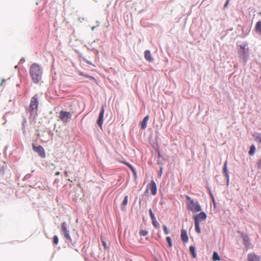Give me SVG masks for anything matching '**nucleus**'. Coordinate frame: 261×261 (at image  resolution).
Here are the masks:
<instances>
[{
    "mask_svg": "<svg viewBox=\"0 0 261 261\" xmlns=\"http://www.w3.org/2000/svg\"><path fill=\"white\" fill-rule=\"evenodd\" d=\"M29 73L33 82L38 83L42 79V67L37 63H33L30 67Z\"/></svg>",
    "mask_w": 261,
    "mask_h": 261,
    "instance_id": "f257e3e1",
    "label": "nucleus"
},
{
    "mask_svg": "<svg viewBox=\"0 0 261 261\" xmlns=\"http://www.w3.org/2000/svg\"><path fill=\"white\" fill-rule=\"evenodd\" d=\"M185 197L187 200L186 205L188 210H190L193 213L201 211V207L198 201H195L193 199L188 195H186Z\"/></svg>",
    "mask_w": 261,
    "mask_h": 261,
    "instance_id": "f03ea898",
    "label": "nucleus"
},
{
    "mask_svg": "<svg viewBox=\"0 0 261 261\" xmlns=\"http://www.w3.org/2000/svg\"><path fill=\"white\" fill-rule=\"evenodd\" d=\"M38 105V96L37 94H35L32 97L29 106V110L31 115L36 114L37 113Z\"/></svg>",
    "mask_w": 261,
    "mask_h": 261,
    "instance_id": "7ed1b4c3",
    "label": "nucleus"
},
{
    "mask_svg": "<svg viewBox=\"0 0 261 261\" xmlns=\"http://www.w3.org/2000/svg\"><path fill=\"white\" fill-rule=\"evenodd\" d=\"M72 116L70 112L61 111L59 112V118L60 120L63 123H67L69 122Z\"/></svg>",
    "mask_w": 261,
    "mask_h": 261,
    "instance_id": "20e7f679",
    "label": "nucleus"
},
{
    "mask_svg": "<svg viewBox=\"0 0 261 261\" xmlns=\"http://www.w3.org/2000/svg\"><path fill=\"white\" fill-rule=\"evenodd\" d=\"M61 231L63 232L66 239L70 242H72V239L69 235V231L67 228V224L64 222L61 224Z\"/></svg>",
    "mask_w": 261,
    "mask_h": 261,
    "instance_id": "39448f33",
    "label": "nucleus"
},
{
    "mask_svg": "<svg viewBox=\"0 0 261 261\" xmlns=\"http://www.w3.org/2000/svg\"><path fill=\"white\" fill-rule=\"evenodd\" d=\"M32 148L34 151L37 152L39 156L42 158H45V153L43 147L42 146H35L34 144H32Z\"/></svg>",
    "mask_w": 261,
    "mask_h": 261,
    "instance_id": "423d86ee",
    "label": "nucleus"
},
{
    "mask_svg": "<svg viewBox=\"0 0 261 261\" xmlns=\"http://www.w3.org/2000/svg\"><path fill=\"white\" fill-rule=\"evenodd\" d=\"M207 217L205 213L202 212L194 216V222L200 223L202 220H204Z\"/></svg>",
    "mask_w": 261,
    "mask_h": 261,
    "instance_id": "0eeeda50",
    "label": "nucleus"
},
{
    "mask_svg": "<svg viewBox=\"0 0 261 261\" xmlns=\"http://www.w3.org/2000/svg\"><path fill=\"white\" fill-rule=\"evenodd\" d=\"M150 189L151 193L153 195H155L157 193V187L154 180H151L147 186V190Z\"/></svg>",
    "mask_w": 261,
    "mask_h": 261,
    "instance_id": "6e6552de",
    "label": "nucleus"
},
{
    "mask_svg": "<svg viewBox=\"0 0 261 261\" xmlns=\"http://www.w3.org/2000/svg\"><path fill=\"white\" fill-rule=\"evenodd\" d=\"M248 51V49L246 47V45H241L238 50L239 57L241 58L243 57H246Z\"/></svg>",
    "mask_w": 261,
    "mask_h": 261,
    "instance_id": "1a4fd4ad",
    "label": "nucleus"
},
{
    "mask_svg": "<svg viewBox=\"0 0 261 261\" xmlns=\"http://www.w3.org/2000/svg\"><path fill=\"white\" fill-rule=\"evenodd\" d=\"M104 113H105V109H104V107H102L100 110V113H99V115L98 116V119L97 121V124L101 128H102V124H103Z\"/></svg>",
    "mask_w": 261,
    "mask_h": 261,
    "instance_id": "9d476101",
    "label": "nucleus"
},
{
    "mask_svg": "<svg viewBox=\"0 0 261 261\" xmlns=\"http://www.w3.org/2000/svg\"><path fill=\"white\" fill-rule=\"evenodd\" d=\"M247 259L248 261H260V257L253 253L248 254Z\"/></svg>",
    "mask_w": 261,
    "mask_h": 261,
    "instance_id": "9b49d317",
    "label": "nucleus"
},
{
    "mask_svg": "<svg viewBox=\"0 0 261 261\" xmlns=\"http://www.w3.org/2000/svg\"><path fill=\"white\" fill-rule=\"evenodd\" d=\"M181 238L184 242H187L188 241V237L187 231L185 229H182L181 230Z\"/></svg>",
    "mask_w": 261,
    "mask_h": 261,
    "instance_id": "f8f14e48",
    "label": "nucleus"
},
{
    "mask_svg": "<svg viewBox=\"0 0 261 261\" xmlns=\"http://www.w3.org/2000/svg\"><path fill=\"white\" fill-rule=\"evenodd\" d=\"M149 119V116L148 115L146 116L143 120L141 122V128L144 129L147 127V122Z\"/></svg>",
    "mask_w": 261,
    "mask_h": 261,
    "instance_id": "ddd939ff",
    "label": "nucleus"
},
{
    "mask_svg": "<svg viewBox=\"0 0 261 261\" xmlns=\"http://www.w3.org/2000/svg\"><path fill=\"white\" fill-rule=\"evenodd\" d=\"M145 58L146 60L151 62L153 61V59L151 57V53L149 50H147L144 53Z\"/></svg>",
    "mask_w": 261,
    "mask_h": 261,
    "instance_id": "4468645a",
    "label": "nucleus"
},
{
    "mask_svg": "<svg viewBox=\"0 0 261 261\" xmlns=\"http://www.w3.org/2000/svg\"><path fill=\"white\" fill-rule=\"evenodd\" d=\"M128 202V196L126 195L124 199L121 204V209L123 211H125L126 210V205H127Z\"/></svg>",
    "mask_w": 261,
    "mask_h": 261,
    "instance_id": "2eb2a0df",
    "label": "nucleus"
},
{
    "mask_svg": "<svg viewBox=\"0 0 261 261\" xmlns=\"http://www.w3.org/2000/svg\"><path fill=\"white\" fill-rule=\"evenodd\" d=\"M255 30L259 35H261V21L256 22Z\"/></svg>",
    "mask_w": 261,
    "mask_h": 261,
    "instance_id": "dca6fc26",
    "label": "nucleus"
},
{
    "mask_svg": "<svg viewBox=\"0 0 261 261\" xmlns=\"http://www.w3.org/2000/svg\"><path fill=\"white\" fill-rule=\"evenodd\" d=\"M227 162L226 161H225L224 165V167H223V173H224L225 176L226 177V178L227 179V180H228L229 179V175H228V171H227Z\"/></svg>",
    "mask_w": 261,
    "mask_h": 261,
    "instance_id": "f3484780",
    "label": "nucleus"
},
{
    "mask_svg": "<svg viewBox=\"0 0 261 261\" xmlns=\"http://www.w3.org/2000/svg\"><path fill=\"white\" fill-rule=\"evenodd\" d=\"M189 250H190V253L192 254V257L194 258H195L196 257L197 255H196V253L195 251V247L193 246H191L189 248Z\"/></svg>",
    "mask_w": 261,
    "mask_h": 261,
    "instance_id": "a211bd4d",
    "label": "nucleus"
},
{
    "mask_svg": "<svg viewBox=\"0 0 261 261\" xmlns=\"http://www.w3.org/2000/svg\"><path fill=\"white\" fill-rule=\"evenodd\" d=\"M255 141L261 143V134L255 133L253 135Z\"/></svg>",
    "mask_w": 261,
    "mask_h": 261,
    "instance_id": "6ab92c4d",
    "label": "nucleus"
},
{
    "mask_svg": "<svg viewBox=\"0 0 261 261\" xmlns=\"http://www.w3.org/2000/svg\"><path fill=\"white\" fill-rule=\"evenodd\" d=\"M152 220V225L153 226L156 228H158L160 226V224L159 223V222L157 221L156 219V218H154L153 219H151Z\"/></svg>",
    "mask_w": 261,
    "mask_h": 261,
    "instance_id": "aec40b11",
    "label": "nucleus"
},
{
    "mask_svg": "<svg viewBox=\"0 0 261 261\" xmlns=\"http://www.w3.org/2000/svg\"><path fill=\"white\" fill-rule=\"evenodd\" d=\"M255 151V147L254 145H252L250 148V150L249 151V154L250 155H252L254 154Z\"/></svg>",
    "mask_w": 261,
    "mask_h": 261,
    "instance_id": "412c9836",
    "label": "nucleus"
},
{
    "mask_svg": "<svg viewBox=\"0 0 261 261\" xmlns=\"http://www.w3.org/2000/svg\"><path fill=\"white\" fill-rule=\"evenodd\" d=\"M213 259L214 261L220 260V258L217 252H216L215 251L213 253Z\"/></svg>",
    "mask_w": 261,
    "mask_h": 261,
    "instance_id": "4be33fe9",
    "label": "nucleus"
},
{
    "mask_svg": "<svg viewBox=\"0 0 261 261\" xmlns=\"http://www.w3.org/2000/svg\"><path fill=\"white\" fill-rule=\"evenodd\" d=\"M195 231L198 233H200L201 232V230L199 226V223L198 222H195Z\"/></svg>",
    "mask_w": 261,
    "mask_h": 261,
    "instance_id": "5701e85b",
    "label": "nucleus"
},
{
    "mask_svg": "<svg viewBox=\"0 0 261 261\" xmlns=\"http://www.w3.org/2000/svg\"><path fill=\"white\" fill-rule=\"evenodd\" d=\"M80 74L81 75L85 77L88 78V79H89L91 80H92V81H96L94 77L92 76H90V75H87V74H83L82 73H81Z\"/></svg>",
    "mask_w": 261,
    "mask_h": 261,
    "instance_id": "b1692460",
    "label": "nucleus"
},
{
    "mask_svg": "<svg viewBox=\"0 0 261 261\" xmlns=\"http://www.w3.org/2000/svg\"><path fill=\"white\" fill-rule=\"evenodd\" d=\"M27 125V119H24L23 121H22V129L23 133H25V126Z\"/></svg>",
    "mask_w": 261,
    "mask_h": 261,
    "instance_id": "393cba45",
    "label": "nucleus"
},
{
    "mask_svg": "<svg viewBox=\"0 0 261 261\" xmlns=\"http://www.w3.org/2000/svg\"><path fill=\"white\" fill-rule=\"evenodd\" d=\"M140 235L141 236H146L148 234V232L146 230H141L139 232Z\"/></svg>",
    "mask_w": 261,
    "mask_h": 261,
    "instance_id": "a878e982",
    "label": "nucleus"
},
{
    "mask_svg": "<svg viewBox=\"0 0 261 261\" xmlns=\"http://www.w3.org/2000/svg\"><path fill=\"white\" fill-rule=\"evenodd\" d=\"M243 240L244 242V244H249L250 243V239H249V237L247 236H246L244 237Z\"/></svg>",
    "mask_w": 261,
    "mask_h": 261,
    "instance_id": "bb28decb",
    "label": "nucleus"
},
{
    "mask_svg": "<svg viewBox=\"0 0 261 261\" xmlns=\"http://www.w3.org/2000/svg\"><path fill=\"white\" fill-rule=\"evenodd\" d=\"M166 241L168 242L169 247H171L172 246V244L171 238L170 237H167L166 238Z\"/></svg>",
    "mask_w": 261,
    "mask_h": 261,
    "instance_id": "cd10ccee",
    "label": "nucleus"
},
{
    "mask_svg": "<svg viewBox=\"0 0 261 261\" xmlns=\"http://www.w3.org/2000/svg\"><path fill=\"white\" fill-rule=\"evenodd\" d=\"M123 163L128 166L134 173L135 172V170L134 167L129 163L123 162Z\"/></svg>",
    "mask_w": 261,
    "mask_h": 261,
    "instance_id": "c85d7f7f",
    "label": "nucleus"
},
{
    "mask_svg": "<svg viewBox=\"0 0 261 261\" xmlns=\"http://www.w3.org/2000/svg\"><path fill=\"white\" fill-rule=\"evenodd\" d=\"M53 243L54 244L57 245L58 243V238L57 236H54L53 238Z\"/></svg>",
    "mask_w": 261,
    "mask_h": 261,
    "instance_id": "c756f323",
    "label": "nucleus"
},
{
    "mask_svg": "<svg viewBox=\"0 0 261 261\" xmlns=\"http://www.w3.org/2000/svg\"><path fill=\"white\" fill-rule=\"evenodd\" d=\"M149 214H150V217H151V219H153L154 218H155V217L154 215L153 214L151 209L149 210Z\"/></svg>",
    "mask_w": 261,
    "mask_h": 261,
    "instance_id": "7c9ffc66",
    "label": "nucleus"
},
{
    "mask_svg": "<svg viewBox=\"0 0 261 261\" xmlns=\"http://www.w3.org/2000/svg\"><path fill=\"white\" fill-rule=\"evenodd\" d=\"M164 231L166 234L169 233V230L166 225L163 226Z\"/></svg>",
    "mask_w": 261,
    "mask_h": 261,
    "instance_id": "2f4dec72",
    "label": "nucleus"
},
{
    "mask_svg": "<svg viewBox=\"0 0 261 261\" xmlns=\"http://www.w3.org/2000/svg\"><path fill=\"white\" fill-rule=\"evenodd\" d=\"M101 242H102V244L105 249H107V248H108V247H107V243H106V242L103 241V240H102Z\"/></svg>",
    "mask_w": 261,
    "mask_h": 261,
    "instance_id": "473e14b6",
    "label": "nucleus"
},
{
    "mask_svg": "<svg viewBox=\"0 0 261 261\" xmlns=\"http://www.w3.org/2000/svg\"><path fill=\"white\" fill-rule=\"evenodd\" d=\"M257 166L258 168L261 169V159L258 162Z\"/></svg>",
    "mask_w": 261,
    "mask_h": 261,
    "instance_id": "72a5a7b5",
    "label": "nucleus"
},
{
    "mask_svg": "<svg viewBox=\"0 0 261 261\" xmlns=\"http://www.w3.org/2000/svg\"><path fill=\"white\" fill-rule=\"evenodd\" d=\"M5 80L3 79V80H2V81H1V84H0V86H4V83H5Z\"/></svg>",
    "mask_w": 261,
    "mask_h": 261,
    "instance_id": "f704fd0d",
    "label": "nucleus"
},
{
    "mask_svg": "<svg viewBox=\"0 0 261 261\" xmlns=\"http://www.w3.org/2000/svg\"><path fill=\"white\" fill-rule=\"evenodd\" d=\"M229 0H227L226 2V3L225 4L224 6V8H226L227 7L228 4H229Z\"/></svg>",
    "mask_w": 261,
    "mask_h": 261,
    "instance_id": "c9c22d12",
    "label": "nucleus"
},
{
    "mask_svg": "<svg viewBox=\"0 0 261 261\" xmlns=\"http://www.w3.org/2000/svg\"><path fill=\"white\" fill-rule=\"evenodd\" d=\"M59 172H57V173H56V175H59Z\"/></svg>",
    "mask_w": 261,
    "mask_h": 261,
    "instance_id": "e433bc0d",
    "label": "nucleus"
},
{
    "mask_svg": "<svg viewBox=\"0 0 261 261\" xmlns=\"http://www.w3.org/2000/svg\"><path fill=\"white\" fill-rule=\"evenodd\" d=\"M66 174H67V172H66V171H65V175H66Z\"/></svg>",
    "mask_w": 261,
    "mask_h": 261,
    "instance_id": "4c0bfd02",
    "label": "nucleus"
},
{
    "mask_svg": "<svg viewBox=\"0 0 261 261\" xmlns=\"http://www.w3.org/2000/svg\"><path fill=\"white\" fill-rule=\"evenodd\" d=\"M162 170H161V172H160L161 174H162Z\"/></svg>",
    "mask_w": 261,
    "mask_h": 261,
    "instance_id": "58836bf2",
    "label": "nucleus"
}]
</instances>
